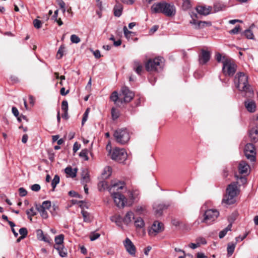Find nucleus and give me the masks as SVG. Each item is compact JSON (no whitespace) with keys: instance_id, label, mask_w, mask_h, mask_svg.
I'll return each instance as SVG.
<instances>
[{"instance_id":"nucleus-38","label":"nucleus","mask_w":258,"mask_h":258,"mask_svg":"<svg viewBox=\"0 0 258 258\" xmlns=\"http://www.w3.org/2000/svg\"><path fill=\"white\" fill-rule=\"evenodd\" d=\"M82 214L83 217L84 221L85 222H90L91 221V216L87 212L82 211Z\"/></svg>"},{"instance_id":"nucleus-10","label":"nucleus","mask_w":258,"mask_h":258,"mask_svg":"<svg viewBox=\"0 0 258 258\" xmlns=\"http://www.w3.org/2000/svg\"><path fill=\"white\" fill-rule=\"evenodd\" d=\"M134 94L131 91L126 87H123L121 89V93L119 94V100L120 103L123 102H129L133 98Z\"/></svg>"},{"instance_id":"nucleus-4","label":"nucleus","mask_w":258,"mask_h":258,"mask_svg":"<svg viewBox=\"0 0 258 258\" xmlns=\"http://www.w3.org/2000/svg\"><path fill=\"white\" fill-rule=\"evenodd\" d=\"M235 87L240 91L246 92L248 89V76L242 72L237 73L234 80Z\"/></svg>"},{"instance_id":"nucleus-40","label":"nucleus","mask_w":258,"mask_h":258,"mask_svg":"<svg viewBox=\"0 0 258 258\" xmlns=\"http://www.w3.org/2000/svg\"><path fill=\"white\" fill-rule=\"evenodd\" d=\"M88 151L87 149L82 150L79 154V156L84 159V160L87 161L89 159L88 157Z\"/></svg>"},{"instance_id":"nucleus-1","label":"nucleus","mask_w":258,"mask_h":258,"mask_svg":"<svg viewBox=\"0 0 258 258\" xmlns=\"http://www.w3.org/2000/svg\"><path fill=\"white\" fill-rule=\"evenodd\" d=\"M152 13H162L168 17L174 16L176 14V8L173 4L160 2L154 4L151 8Z\"/></svg>"},{"instance_id":"nucleus-44","label":"nucleus","mask_w":258,"mask_h":258,"mask_svg":"<svg viewBox=\"0 0 258 258\" xmlns=\"http://www.w3.org/2000/svg\"><path fill=\"white\" fill-rule=\"evenodd\" d=\"M51 202L49 201H44L41 205H39V206L45 209L48 210L51 207Z\"/></svg>"},{"instance_id":"nucleus-9","label":"nucleus","mask_w":258,"mask_h":258,"mask_svg":"<svg viewBox=\"0 0 258 258\" xmlns=\"http://www.w3.org/2000/svg\"><path fill=\"white\" fill-rule=\"evenodd\" d=\"M111 158L112 160L121 162L126 159L127 153L124 149L115 148L111 154Z\"/></svg>"},{"instance_id":"nucleus-61","label":"nucleus","mask_w":258,"mask_h":258,"mask_svg":"<svg viewBox=\"0 0 258 258\" xmlns=\"http://www.w3.org/2000/svg\"><path fill=\"white\" fill-rule=\"evenodd\" d=\"M122 3L127 5H133L135 0H120Z\"/></svg>"},{"instance_id":"nucleus-62","label":"nucleus","mask_w":258,"mask_h":258,"mask_svg":"<svg viewBox=\"0 0 258 258\" xmlns=\"http://www.w3.org/2000/svg\"><path fill=\"white\" fill-rule=\"evenodd\" d=\"M93 54L95 57L97 58H99L101 57L100 52L98 50H96L93 51Z\"/></svg>"},{"instance_id":"nucleus-25","label":"nucleus","mask_w":258,"mask_h":258,"mask_svg":"<svg viewBox=\"0 0 258 258\" xmlns=\"http://www.w3.org/2000/svg\"><path fill=\"white\" fill-rule=\"evenodd\" d=\"M112 173V169L110 166H106L105 167L103 171H102L101 173V176L102 178L103 179H106L108 178Z\"/></svg>"},{"instance_id":"nucleus-55","label":"nucleus","mask_w":258,"mask_h":258,"mask_svg":"<svg viewBox=\"0 0 258 258\" xmlns=\"http://www.w3.org/2000/svg\"><path fill=\"white\" fill-rule=\"evenodd\" d=\"M40 185L38 184H34L31 186L32 190L34 191H38L40 189Z\"/></svg>"},{"instance_id":"nucleus-16","label":"nucleus","mask_w":258,"mask_h":258,"mask_svg":"<svg viewBox=\"0 0 258 258\" xmlns=\"http://www.w3.org/2000/svg\"><path fill=\"white\" fill-rule=\"evenodd\" d=\"M244 106L249 112H254L256 110V104L254 101L247 99L244 102Z\"/></svg>"},{"instance_id":"nucleus-17","label":"nucleus","mask_w":258,"mask_h":258,"mask_svg":"<svg viewBox=\"0 0 258 258\" xmlns=\"http://www.w3.org/2000/svg\"><path fill=\"white\" fill-rule=\"evenodd\" d=\"M196 10L199 14L203 15H207L210 13L212 8L210 7L199 6L197 7Z\"/></svg>"},{"instance_id":"nucleus-8","label":"nucleus","mask_w":258,"mask_h":258,"mask_svg":"<svg viewBox=\"0 0 258 258\" xmlns=\"http://www.w3.org/2000/svg\"><path fill=\"white\" fill-rule=\"evenodd\" d=\"M111 196L113 199L114 203L119 208H123L124 206H131L132 205V202H127L124 196L119 192L112 193Z\"/></svg>"},{"instance_id":"nucleus-5","label":"nucleus","mask_w":258,"mask_h":258,"mask_svg":"<svg viewBox=\"0 0 258 258\" xmlns=\"http://www.w3.org/2000/svg\"><path fill=\"white\" fill-rule=\"evenodd\" d=\"M219 215L218 211L216 209H208L199 217V220H201V223H205L207 225H211Z\"/></svg>"},{"instance_id":"nucleus-39","label":"nucleus","mask_w":258,"mask_h":258,"mask_svg":"<svg viewBox=\"0 0 258 258\" xmlns=\"http://www.w3.org/2000/svg\"><path fill=\"white\" fill-rule=\"evenodd\" d=\"M59 182V177L57 175H55L51 181V186L52 187V190H54L56 185Z\"/></svg>"},{"instance_id":"nucleus-43","label":"nucleus","mask_w":258,"mask_h":258,"mask_svg":"<svg viewBox=\"0 0 258 258\" xmlns=\"http://www.w3.org/2000/svg\"><path fill=\"white\" fill-rule=\"evenodd\" d=\"M90 112V108H88L86 109L85 112H84L83 114V117L82 121V124L83 125L85 122L87 121L88 119V115Z\"/></svg>"},{"instance_id":"nucleus-22","label":"nucleus","mask_w":258,"mask_h":258,"mask_svg":"<svg viewBox=\"0 0 258 258\" xmlns=\"http://www.w3.org/2000/svg\"><path fill=\"white\" fill-rule=\"evenodd\" d=\"M65 173L70 177H75L76 176L77 169H73L71 166H68L64 170Z\"/></svg>"},{"instance_id":"nucleus-64","label":"nucleus","mask_w":258,"mask_h":258,"mask_svg":"<svg viewBox=\"0 0 258 258\" xmlns=\"http://www.w3.org/2000/svg\"><path fill=\"white\" fill-rule=\"evenodd\" d=\"M253 121L255 124L258 125V115H256L253 117Z\"/></svg>"},{"instance_id":"nucleus-45","label":"nucleus","mask_w":258,"mask_h":258,"mask_svg":"<svg viewBox=\"0 0 258 258\" xmlns=\"http://www.w3.org/2000/svg\"><path fill=\"white\" fill-rule=\"evenodd\" d=\"M111 115L113 119H117L119 116L118 110L115 108H112L111 109Z\"/></svg>"},{"instance_id":"nucleus-14","label":"nucleus","mask_w":258,"mask_h":258,"mask_svg":"<svg viewBox=\"0 0 258 258\" xmlns=\"http://www.w3.org/2000/svg\"><path fill=\"white\" fill-rule=\"evenodd\" d=\"M211 53L206 50L202 49L199 56V62L200 64H204L206 63L210 59Z\"/></svg>"},{"instance_id":"nucleus-51","label":"nucleus","mask_w":258,"mask_h":258,"mask_svg":"<svg viewBox=\"0 0 258 258\" xmlns=\"http://www.w3.org/2000/svg\"><path fill=\"white\" fill-rule=\"evenodd\" d=\"M100 234L98 233L93 232L90 236V238L91 241H94L100 237Z\"/></svg>"},{"instance_id":"nucleus-42","label":"nucleus","mask_w":258,"mask_h":258,"mask_svg":"<svg viewBox=\"0 0 258 258\" xmlns=\"http://www.w3.org/2000/svg\"><path fill=\"white\" fill-rule=\"evenodd\" d=\"M71 41L73 43H78L80 42V38L76 34H73L71 36Z\"/></svg>"},{"instance_id":"nucleus-19","label":"nucleus","mask_w":258,"mask_h":258,"mask_svg":"<svg viewBox=\"0 0 258 258\" xmlns=\"http://www.w3.org/2000/svg\"><path fill=\"white\" fill-rule=\"evenodd\" d=\"M249 137L250 141L255 143L258 141V130L257 128H252L249 133Z\"/></svg>"},{"instance_id":"nucleus-12","label":"nucleus","mask_w":258,"mask_h":258,"mask_svg":"<svg viewBox=\"0 0 258 258\" xmlns=\"http://www.w3.org/2000/svg\"><path fill=\"white\" fill-rule=\"evenodd\" d=\"M163 224L161 222L155 221L149 229L148 233L150 236H155L163 231Z\"/></svg>"},{"instance_id":"nucleus-48","label":"nucleus","mask_w":258,"mask_h":258,"mask_svg":"<svg viewBox=\"0 0 258 258\" xmlns=\"http://www.w3.org/2000/svg\"><path fill=\"white\" fill-rule=\"evenodd\" d=\"M61 110L63 112H68V103L67 100L62 101L61 103Z\"/></svg>"},{"instance_id":"nucleus-23","label":"nucleus","mask_w":258,"mask_h":258,"mask_svg":"<svg viewBox=\"0 0 258 258\" xmlns=\"http://www.w3.org/2000/svg\"><path fill=\"white\" fill-rule=\"evenodd\" d=\"M135 225L138 229H143L144 230L145 222L142 218H137L135 220Z\"/></svg>"},{"instance_id":"nucleus-24","label":"nucleus","mask_w":258,"mask_h":258,"mask_svg":"<svg viewBox=\"0 0 258 258\" xmlns=\"http://www.w3.org/2000/svg\"><path fill=\"white\" fill-rule=\"evenodd\" d=\"M54 247L58 251L59 255L61 257H64L67 256V251L63 245L54 246Z\"/></svg>"},{"instance_id":"nucleus-36","label":"nucleus","mask_w":258,"mask_h":258,"mask_svg":"<svg viewBox=\"0 0 258 258\" xmlns=\"http://www.w3.org/2000/svg\"><path fill=\"white\" fill-rule=\"evenodd\" d=\"M211 25H212V23L210 22L199 21L198 23L197 26L196 27V29L202 28L206 26H211Z\"/></svg>"},{"instance_id":"nucleus-31","label":"nucleus","mask_w":258,"mask_h":258,"mask_svg":"<svg viewBox=\"0 0 258 258\" xmlns=\"http://www.w3.org/2000/svg\"><path fill=\"white\" fill-rule=\"evenodd\" d=\"M122 7L120 4L116 5L114 8V14L116 17H120L122 14Z\"/></svg>"},{"instance_id":"nucleus-3","label":"nucleus","mask_w":258,"mask_h":258,"mask_svg":"<svg viewBox=\"0 0 258 258\" xmlns=\"http://www.w3.org/2000/svg\"><path fill=\"white\" fill-rule=\"evenodd\" d=\"M164 63V59L162 57L150 59L145 64L146 69L149 72H159L162 70Z\"/></svg>"},{"instance_id":"nucleus-37","label":"nucleus","mask_w":258,"mask_h":258,"mask_svg":"<svg viewBox=\"0 0 258 258\" xmlns=\"http://www.w3.org/2000/svg\"><path fill=\"white\" fill-rule=\"evenodd\" d=\"M65 52V46L63 45H61L57 52L56 57L58 59L61 58Z\"/></svg>"},{"instance_id":"nucleus-7","label":"nucleus","mask_w":258,"mask_h":258,"mask_svg":"<svg viewBox=\"0 0 258 258\" xmlns=\"http://www.w3.org/2000/svg\"><path fill=\"white\" fill-rule=\"evenodd\" d=\"M236 70V65L232 60L226 59L223 61L222 71L225 76H232Z\"/></svg>"},{"instance_id":"nucleus-49","label":"nucleus","mask_w":258,"mask_h":258,"mask_svg":"<svg viewBox=\"0 0 258 258\" xmlns=\"http://www.w3.org/2000/svg\"><path fill=\"white\" fill-rule=\"evenodd\" d=\"M183 5L182 7L184 10L189 9L190 7V1L189 0H182Z\"/></svg>"},{"instance_id":"nucleus-6","label":"nucleus","mask_w":258,"mask_h":258,"mask_svg":"<svg viewBox=\"0 0 258 258\" xmlns=\"http://www.w3.org/2000/svg\"><path fill=\"white\" fill-rule=\"evenodd\" d=\"M113 136L116 141L121 145L126 144L130 139V134L125 128L118 129L115 131Z\"/></svg>"},{"instance_id":"nucleus-47","label":"nucleus","mask_w":258,"mask_h":258,"mask_svg":"<svg viewBox=\"0 0 258 258\" xmlns=\"http://www.w3.org/2000/svg\"><path fill=\"white\" fill-rule=\"evenodd\" d=\"M19 233L20 234L21 238H24L27 235V230L25 228H21L19 230Z\"/></svg>"},{"instance_id":"nucleus-50","label":"nucleus","mask_w":258,"mask_h":258,"mask_svg":"<svg viewBox=\"0 0 258 258\" xmlns=\"http://www.w3.org/2000/svg\"><path fill=\"white\" fill-rule=\"evenodd\" d=\"M12 113L13 114L17 117L18 120L20 121L21 119L19 117V112L17 108L15 107H13L12 108Z\"/></svg>"},{"instance_id":"nucleus-35","label":"nucleus","mask_w":258,"mask_h":258,"mask_svg":"<svg viewBox=\"0 0 258 258\" xmlns=\"http://www.w3.org/2000/svg\"><path fill=\"white\" fill-rule=\"evenodd\" d=\"M167 207L164 205H159L157 207H154V209L155 210V212L156 214L158 216H160L162 214V211L164 209H166Z\"/></svg>"},{"instance_id":"nucleus-52","label":"nucleus","mask_w":258,"mask_h":258,"mask_svg":"<svg viewBox=\"0 0 258 258\" xmlns=\"http://www.w3.org/2000/svg\"><path fill=\"white\" fill-rule=\"evenodd\" d=\"M123 30V32H124V34L125 36L127 38H129L130 37L132 32L131 31H128L126 26H124Z\"/></svg>"},{"instance_id":"nucleus-56","label":"nucleus","mask_w":258,"mask_h":258,"mask_svg":"<svg viewBox=\"0 0 258 258\" xmlns=\"http://www.w3.org/2000/svg\"><path fill=\"white\" fill-rule=\"evenodd\" d=\"M26 213L28 216L31 217L33 216L36 214L33 208H31L30 209L27 210Z\"/></svg>"},{"instance_id":"nucleus-30","label":"nucleus","mask_w":258,"mask_h":258,"mask_svg":"<svg viewBox=\"0 0 258 258\" xmlns=\"http://www.w3.org/2000/svg\"><path fill=\"white\" fill-rule=\"evenodd\" d=\"M63 240L64 235L63 234H60L59 235L56 236L54 239L55 242V245L54 246L63 245Z\"/></svg>"},{"instance_id":"nucleus-15","label":"nucleus","mask_w":258,"mask_h":258,"mask_svg":"<svg viewBox=\"0 0 258 258\" xmlns=\"http://www.w3.org/2000/svg\"><path fill=\"white\" fill-rule=\"evenodd\" d=\"M124 187V182L118 181L114 182L112 183L111 186L109 188L110 192L111 193L117 192L120 189H122Z\"/></svg>"},{"instance_id":"nucleus-29","label":"nucleus","mask_w":258,"mask_h":258,"mask_svg":"<svg viewBox=\"0 0 258 258\" xmlns=\"http://www.w3.org/2000/svg\"><path fill=\"white\" fill-rule=\"evenodd\" d=\"M236 242H230L228 244L227 248L228 256H230L233 254L236 247Z\"/></svg>"},{"instance_id":"nucleus-20","label":"nucleus","mask_w":258,"mask_h":258,"mask_svg":"<svg viewBox=\"0 0 258 258\" xmlns=\"http://www.w3.org/2000/svg\"><path fill=\"white\" fill-rule=\"evenodd\" d=\"M135 217L134 213L130 211L126 213L124 218L123 219V221L125 224L128 225L132 223V220Z\"/></svg>"},{"instance_id":"nucleus-2","label":"nucleus","mask_w":258,"mask_h":258,"mask_svg":"<svg viewBox=\"0 0 258 258\" xmlns=\"http://www.w3.org/2000/svg\"><path fill=\"white\" fill-rule=\"evenodd\" d=\"M237 183L233 182L230 184L226 189V194L224 196L222 203L227 205H231L235 203V197L238 194Z\"/></svg>"},{"instance_id":"nucleus-21","label":"nucleus","mask_w":258,"mask_h":258,"mask_svg":"<svg viewBox=\"0 0 258 258\" xmlns=\"http://www.w3.org/2000/svg\"><path fill=\"white\" fill-rule=\"evenodd\" d=\"M249 168V165L245 161H241L239 164V171L241 174L246 173Z\"/></svg>"},{"instance_id":"nucleus-34","label":"nucleus","mask_w":258,"mask_h":258,"mask_svg":"<svg viewBox=\"0 0 258 258\" xmlns=\"http://www.w3.org/2000/svg\"><path fill=\"white\" fill-rule=\"evenodd\" d=\"M110 99L113 101L115 103L117 104L120 103V100H119V96H118V93L116 91H114L110 96Z\"/></svg>"},{"instance_id":"nucleus-13","label":"nucleus","mask_w":258,"mask_h":258,"mask_svg":"<svg viewBox=\"0 0 258 258\" xmlns=\"http://www.w3.org/2000/svg\"><path fill=\"white\" fill-rule=\"evenodd\" d=\"M123 243L127 252L132 255H134L136 252V248L132 241L128 238H126Z\"/></svg>"},{"instance_id":"nucleus-60","label":"nucleus","mask_w":258,"mask_h":258,"mask_svg":"<svg viewBox=\"0 0 258 258\" xmlns=\"http://www.w3.org/2000/svg\"><path fill=\"white\" fill-rule=\"evenodd\" d=\"M57 3L61 9H63L65 7L66 4L62 0H57Z\"/></svg>"},{"instance_id":"nucleus-46","label":"nucleus","mask_w":258,"mask_h":258,"mask_svg":"<svg viewBox=\"0 0 258 258\" xmlns=\"http://www.w3.org/2000/svg\"><path fill=\"white\" fill-rule=\"evenodd\" d=\"M196 241L197 243V245H199L200 246L202 244H206L207 243L206 239L204 238L201 237L197 238L196 240Z\"/></svg>"},{"instance_id":"nucleus-26","label":"nucleus","mask_w":258,"mask_h":258,"mask_svg":"<svg viewBox=\"0 0 258 258\" xmlns=\"http://www.w3.org/2000/svg\"><path fill=\"white\" fill-rule=\"evenodd\" d=\"M90 181V176L88 172L86 170H84L82 173L81 182L83 184H87Z\"/></svg>"},{"instance_id":"nucleus-18","label":"nucleus","mask_w":258,"mask_h":258,"mask_svg":"<svg viewBox=\"0 0 258 258\" xmlns=\"http://www.w3.org/2000/svg\"><path fill=\"white\" fill-rule=\"evenodd\" d=\"M110 220L114 222L116 225L121 228H123L122 226V221L123 219H122L121 217L119 215H115L110 217Z\"/></svg>"},{"instance_id":"nucleus-54","label":"nucleus","mask_w":258,"mask_h":258,"mask_svg":"<svg viewBox=\"0 0 258 258\" xmlns=\"http://www.w3.org/2000/svg\"><path fill=\"white\" fill-rule=\"evenodd\" d=\"M19 195L21 197H24V196H26L27 194V190L23 187L19 188Z\"/></svg>"},{"instance_id":"nucleus-63","label":"nucleus","mask_w":258,"mask_h":258,"mask_svg":"<svg viewBox=\"0 0 258 258\" xmlns=\"http://www.w3.org/2000/svg\"><path fill=\"white\" fill-rule=\"evenodd\" d=\"M216 59L217 61L220 62L222 60V55L220 53H217L215 55Z\"/></svg>"},{"instance_id":"nucleus-33","label":"nucleus","mask_w":258,"mask_h":258,"mask_svg":"<svg viewBox=\"0 0 258 258\" xmlns=\"http://www.w3.org/2000/svg\"><path fill=\"white\" fill-rule=\"evenodd\" d=\"M231 227H232V224L230 223L224 229H223V230L221 231L220 232L219 235V238H223L226 235V234H227V233L228 231L231 230Z\"/></svg>"},{"instance_id":"nucleus-11","label":"nucleus","mask_w":258,"mask_h":258,"mask_svg":"<svg viewBox=\"0 0 258 258\" xmlns=\"http://www.w3.org/2000/svg\"><path fill=\"white\" fill-rule=\"evenodd\" d=\"M244 153L247 159L251 161H254L255 160V150L252 144H247L244 148Z\"/></svg>"},{"instance_id":"nucleus-32","label":"nucleus","mask_w":258,"mask_h":258,"mask_svg":"<svg viewBox=\"0 0 258 258\" xmlns=\"http://www.w3.org/2000/svg\"><path fill=\"white\" fill-rule=\"evenodd\" d=\"M139 192L138 190H133L129 192V198L132 201L130 203H133L134 201L136 200L138 198Z\"/></svg>"},{"instance_id":"nucleus-28","label":"nucleus","mask_w":258,"mask_h":258,"mask_svg":"<svg viewBox=\"0 0 258 258\" xmlns=\"http://www.w3.org/2000/svg\"><path fill=\"white\" fill-rule=\"evenodd\" d=\"M133 68L135 72L139 75H140L143 69V67L140 62L138 61H135L133 64Z\"/></svg>"},{"instance_id":"nucleus-27","label":"nucleus","mask_w":258,"mask_h":258,"mask_svg":"<svg viewBox=\"0 0 258 258\" xmlns=\"http://www.w3.org/2000/svg\"><path fill=\"white\" fill-rule=\"evenodd\" d=\"M36 208L43 218L46 219L48 217V213L46 211L47 209H45L37 205L36 206Z\"/></svg>"},{"instance_id":"nucleus-41","label":"nucleus","mask_w":258,"mask_h":258,"mask_svg":"<svg viewBox=\"0 0 258 258\" xmlns=\"http://www.w3.org/2000/svg\"><path fill=\"white\" fill-rule=\"evenodd\" d=\"M244 35L247 39H252L253 38L254 35L252 31L250 29L246 30L244 32Z\"/></svg>"},{"instance_id":"nucleus-59","label":"nucleus","mask_w":258,"mask_h":258,"mask_svg":"<svg viewBox=\"0 0 258 258\" xmlns=\"http://www.w3.org/2000/svg\"><path fill=\"white\" fill-rule=\"evenodd\" d=\"M41 240L44 241L48 243H50L51 239L49 237H46L44 235H42V238H41Z\"/></svg>"},{"instance_id":"nucleus-58","label":"nucleus","mask_w":258,"mask_h":258,"mask_svg":"<svg viewBox=\"0 0 258 258\" xmlns=\"http://www.w3.org/2000/svg\"><path fill=\"white\" fill-rule=\"evenodd\" d=\"M81 147V145L78 144V142L75 143L73 146V151L76 153Z\"/></svg>"},{"instance_id":"nucleus-57","label":"nucleus","mask_w":258,"mask_h":258,"mask_svg":"<svg viewBox=\"0 0 258 258\" xmlns=\"http://www.w3.org/2000/svg\"><path fill=\"white\" fill-rule=\"evenodd\" d=\"M239 30H240V26H237L234 29H233L232 30H231L229 31V33L230 34H237L239 32Z\"/></svg>"},{"instance_id":"nucleus-53","label":"nucleus","mask_w":258,"mask_h":258,"mask_svg":"<svg viewBox=\"0 0 258 258\" xmlns=\"http://www.w3.org/2000/svg\"><path fill=\"white\" fill-rule=\"evenodd\" d=\"M34 27L37 29H39L41 27V22L37 19H35L33 21Z\"/></svg>"}]
</instances>
